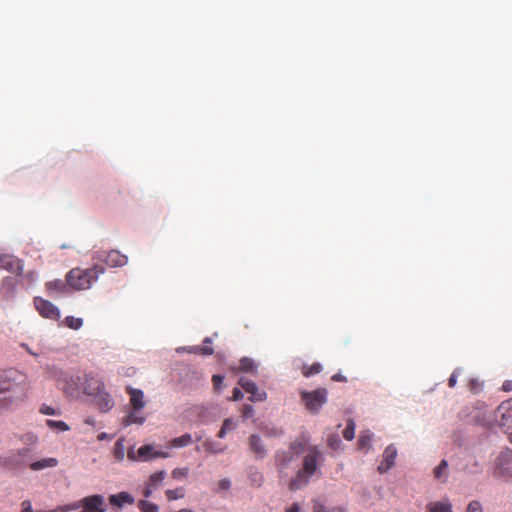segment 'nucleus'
Instances as JSON below:
<instances>
[{
    "instance_id": "obj_17",
    "label": "nucleus",
    "mask_w": 512,
    "mask_h": 512,
    "mask_svg": "<svg viewBox=\"0 0 512 512\" xmlns=\"http://www.w3.org/2000/svg\"><path fill=\"white\" fill-rule=\"evenodd\" d=\"M67 372L56 365L48 364L45 366V378L54 381L57 387L63 382Z\"/></svg>"
},
{
    "instance_id": "obj_49",
    "label": "nucleus",
    "mask_w": 512,
    "mask_h": 512,
    "mask_svg": "<svg viewBox=\"0 0 512 512\" xmlns=\"http://www.w3.org/2000/svg\"><path fill=\"white\" fill-rule=\"evenodd\" d=\"M15 283H16V280L14 278L6 277L3 279L2 288H8V289L12 290L15 286Z\"/></svg>"
},
{
    "instance_id": "obj_48",
    "label": "nucleus",
    "mask_w": 512,
    "mask_h": 512,
    "mask_svg": "<svg viewBox=\"0 0 512 512\" xmlns=\"http://www.w3.org/2000/svg\"><path fill=\"white\" fill-rule=\"evenodd\" d=\"M460 372H461V370H460L459 368H458V369H455V370L452 372V374H451V376H450V378H449V380H448V385H449V387L453 388V387L456 385V383H457V377H458V375L460 374Z\"/></svg>"
},
{
    "instance_id": "obj_43",
    "label": "nucleus",
    "mask_w": 512,
    "mask_h": 512,
    "mask_svg": "<svg viewBox=\"0 0 512 512\" xmlns=\"http://www.w3.org/2000/svg\"><path fill=\"white\" fill-rule=\"evenodd\" d=\"M46 424L50 428H57L60 431H68L69 426L64 421L47 420Z\"/></svg>"
},
{
    "instance_id": "obj_14",
    "label": "nucleus",
    "mask_w": 512,
    "mask_h": 512,
    "mask_svg": "<svg viewBox=\"0 0 512 512\" xmlns=\"http://www.w3.org/2000/svg\"><path fill=\"white\" fill-rule=\"evenodd\" d=\"M396 456H397L396 447L393 445L387 446L383 452L382 461L377 468L378 472L381 474L386 473L394 465Z\"/></svg>"
},
{
    "instance_id": "obj_50",
    "label": "nucleus",
    "mask_w": 512,
    "mask_h": 512,
    "mask_svg": "<svg viewBox=\"0 0 512 512\" xmlns=\"http://www.w3.org/2000/svg\"><path fill=\"white\" fill-rule=\"evenodd\" d=\"M251 479L258 486H260L262 484L263 480H264L263 475L260 472H258V471H255V472L251 473Z\"/></svg>"
},
{
    "instance_id": "obj_57",
    "label": "nucleus",
    "mask_w": 512,
    "mask_h": 512,
    "mask_svg": "<svg viewBox=\"0 0 512 512\" xmlns=\"http://www.w3.org/2000/svg\"><path fill=\"white\" fill-rule=\"evenodd\" d=\"M332 380H333V381L344 382V381H346V377H345V376H343V375H342V374H340V373H337V374H334V375L332 376Z\"/></svg>"
},
{
    "instance_id": "obj_30",
    "label": "nucleus",
    "mask_w": 512,
    "mask_h": 512,
    "mask_svg": "<svg viewBox=\"0 0 512 512\" xmlns=\"http://www.w3.org/2000/svg\"><path fill=\"white\" fill-rule=\"evenodd\" d=\"M203 343H204V345L202 347L196 346V347H193L189 351L190 352H194V353L200 352L203 355H212L214 350L210 346V344L212 343L211 339L209 337H207V338L204 339Z\"/></svg>"
},
{
    "instance_id": "obj_58",
    "label": "nucleus",
    "mask_w": 512,
    "mask_h": 512,
    "mask_svg": "<svg viewBox=\"0 0 512 512\" xmlns=\"http://www.w3.org/2000/svg\"><path fill=\"white\" fill-rule=\"evenodd\" d=\"M468 410H469V407H466L465 411L459 413L461 420L469 421L467 419L468 418V414H467Z\"/></svg>"
},
{
    "instance_id": "obj_2",
    "label": "nucleus",
    "mask_w": 512,
    "mask_h": 512,
    "mask_svg": "<svg viewBox=\"0 0 512 512\" xmlns=\"http://www.w3.org/2000/svg\"><path fill=\"white\" fill-rule=\"evenodd\" d=\"M104 272L105 268L99 263H95L93 267L87 269L73 268L66 274V282L73 290H86L89 289Z\"/></svg>"
},
{
    "instance_id": "obj_36",
    "label": "nucleus",
    "mask_w": 512,
    "mask_h": 512,
    "mask_svg": "<svg viewBox=\"0 0 512 512\" xmlns=\"http://www.w3.org/2000/svg\"><path fill=\"white\" fill-rule=\"evenodd\" d=\"M113 454H114L115 459H117L118 461H122L124 459L125 446H124L123 439H119L116 441V443L114 445V449H113Z\"/></svg>"
},
{
    "instance_id": "obj_32",
    "label": "nucleus",
    "mask_w": 512,
    "mask_h": 512,
    "mask_svg": "<svg viewBox=\"0 0 512 512\" xmlns=\"http://www.w3.org/2000/svg\"><path fill=\"white\" fill-rule=\"evenodd\" d=\"M313 512H345V509L340 506H336V507H332V508L326 507L319 501H314Z\"/></svg>"
},
{
    "instance_id": "obj_38",
    "label": "nucleus",
    "mask_w": 512,
    "mask_h": 512,
    "mask_svg": "<svg viewBox=\"0 0 512 512\" xmlns=\"http://www.w3.org/2000/svg\"><path fill=\"white\" fill-rule=\"evenodd\" d=\"M138 508L142 512H158L159 508L155 503H152L148 500H140L138 502Z\"/></svg>"
},
{
    "instance_id": "obj_61",
    "label": "nucleus",
    "mask_w": 512,
    "mask_h": 512,
    "mask_svg": "<svg viewBox=\"0 0 512 512\" xmlns=\"http://www.w3.org/2000/svg\"><path fill=\"white\" fill-rule=\"evenodd\" d=\"M97 438H98V440H104L107 438V434L103 432V433L99 434Z\"/></svg>"
},
{
    "instance_id": "obj_3",
    "label": "nucleus",
    "mask_w": 512,
    "mask_h": 512,
    "mask_svg": "<svg viewBox=\"0 0 512 512\" xmlns=\"http://www.w3.org/2000/svg\"><path fill=\"white\" fill-rule=\"evenodd\" d=\"M61 512H105L104 500L100 495H92L72 504L63 505Z\"/></svg>"
},
{
    "instance_id": "obj_60",
    "label": "nucleus",
    "mask_w": 512,
    "mask_h": 512,
    "mask_svg": "<svg viewBox=\"0 0 512 512\" xmlns=\"http://www.w3.org/2000/svg\"><path fill=\"white\" fill-rule=\"evenodd\" d=\"M23 346L26 348V350H27L31 355H33V356H35V357H37V356H38V354H37V353H35V352H33V350H31L27 345H23Z\"/></svg>"
},
{
    "instance_id": "obj_5",
    "label": "nucleus",
    "mask_w": 512,
    "mask_h": 512,
    "mask_svg": "<svg viewBox=\"0 0 512 512\" xmlns=\"http://www.w3.org/2000/svg\"><path fill=\"white\" fill-rule=\"evenodd\" d=\"M496 417L502 431L512 442V398L502 402L496 409Z\"/></svg>"
},
{
    "instance_id": "obj_53",
    "label": "nucleus",
    "mask_w": 512,
    "mask_h": 512,
    "mask_svg": "<svg viewBox=\"0 0 512 512\" xmlns=\"http://www.w3.org/2000/svg\"><path fill=\"white\" fill-rule=\"evenodd\" d=\"M230 480L228 479H222L219 481V488L222 489V490H227L230 488Z\"/></svg>"
},
{
    "instance_id": "obj_39",
    "label": "nucleus",
    "mask_w": 512,
    "mask_h": 512,
    "mask_svg": "<svg viewBox=\"0 0 512 512\" xmlns=\"http://www.w3.org/2000/svg\"><path fill=\"white\" fill-rule=\"evenodd\" d=\"M322 370V366L319 363H314L311 366H303L302 373L305 377H310L312 375L320 373Z\"/></svg>"
},
{
    "instance_id": "obj_8",
    "label": "nucleus",
    "mask_w": 512,
    "mask_h": 512,
    "mask_svg": "<svg viewBox=\"0 0 512 512\" xmlns=\"http://www.w3.org/2000/svg\"><path fill=\"white\" fill-rule=\"evenodd\" d=\"M81 380V376L74 375L68 371L63 379V382L60 384L58 388L62 390L63 394L66 397L78 398L81 393Z\"/></svg>"
},
{
    "instance_id": "obj_56",
    "label": "nucleus",
    "mask_w": 512,
    "mask_h": 512,
    "mask_svg": "<svg viewBox=\"0 0 512 512\" xmlns=\"http://www.w3.org/2000/svg\"><path fill=\"white\" fill-rule=\"evenodd\" d=\"M502 389L506 392L512 391V380H506L502 385Z\"/></svg>"
},
{
    "instance_id": "obj_23",
    "label": "nucleus",
    "mask_w": 512,
    "mask_h": 512,
    "mask_svg": "<svg viewBox=\"0 0 512 512\" xmlns=\"http://www.w3.org/2000/svg\"><path fill=\"white\" fill-rule=\"evenodd\" d=\"M67 286H68L67 282L66 281L64 282L61 279H56V280L49 281L45 285L46 290L50 294H53V293H66L68 291V287Z\"/></svg>"
},
{
    "instance_id": "obj_1",
    "label": "nucleus",
    "mask_w": 512,
    "mask_h": 512,
    "mask_svg": "<svg viewBox=\"0 0 512 512\" xmlns=\"http://www.w3.org/2000/svg\"><path fill=\"white\" fill-rule=\"evenodd\" d=\"M31 389L28 376L16 369L0 372V411L8 410L24 400Z\"/></svg>"
},
{
    "instance_id": "obj_55",
    "label": "nucleus",
    "mask_w": 512,
    "mask_h": 512,
    "mask_svg": "<svg viewBox=\"0 0 512 512\" xmlns=\"http://www.w3.org/2000/svg\"><path fill=\"white\" fill-rule=\"evenodd\" d=\"M286 512H301V507L298 503H294L286 509Z\"/></svg>"
},
{
    "instance_id": "obj_11",
    "label": "nucleus",
    "mask_w": 512,
    "mask_h": 512,
    "mask_svg": "<svg viewBox=\"0 0 512 512\" xmlns=\"http://www.w3.org/2000/svg\"><path fill=\"white\" fill-rule=\"evenodd\" d=\"M34 304L39 314L51 320H58L60 318L59 309L50 301L41 297L34 298Z\"/></svg>"
},
{
    "instance_id": "obj_4",
    "label": "nucleus",
    "mask_w": 512,
    "mask_h": 512,
    "mask_svg": "<svg viewBox=\"0 0 512 512\" xmlns=\"http://www.w3.org/2000/svg\"><path fill=\"white\" fill-rule=\"evenodd\" d=\"M93 260L97 263H105L109 267H123L127 264L128 258L118 250H98L93 254Z\"/></svg>"
},
{
    "instance_id": "obj_46",
    "label": "nucleus",
    "mask_w": 512,
    "mask_h": 512,
    "mask_svg": "<svg viewBox=\"0 0 512 512\" xmlns=\"http://www.w3.org/2000/svg\"><path fill=\"white\" fill-rule=\"evenodd\" d=\"M469 389L472 393H479L482 389V384L476 379H471L469 381Z\"/></svg>"
},
{
    "instance_id": "obj_19",
    "label": "nucleus",
    "mask_w": 512,
    "mask_h": 512,
    "mask_svg": "<svg viewBox=\"0 0 512 512\" xmlns=\"http://www.w3.org/2000/svg\"><path fill=\"white\" fill-rule=\"evenodd\" d=\"M249 446L250 450L257 459H263L266 457L267 452L265 446L263 444L262 439L258 435L252 434L249 437Z\"/></svg>"
},
{
    "instance_id": "obj_26",
    "label": "nucleus",
    "mask_w": 512,
    "mask_h": 512,
    "mask_svg": "<svg viewBox=\"0 0 512 512\" xmlns=\"http://www.w3.org/2000/svg\"><path fill=\"white\" fill-rule=\"evenodd\" d=\"M192 443V436L189 433L183 434L180 437L173 438L169 441L168 447L181 448L189 446Z\"/></svg>"
},
{
    "instance_id": "obj_13",
    "label": "nucleus",
    "mask_w": 512,
    "mask_h": 512,
    "mask_svg": "<svg viewBox=\"0 0 512 512\" xmlns=\"http://www.w3.org/2000/svg\"><path fill=\"white\" fill-rule=\"evenodd\" d=\"M238 383L246 393L251 394V396L249 397L250 401L262 402L266 400V392L264 390H259L255 382L245 378H241Z\"/></svg>"
},
{
    "instance_id": "obj_62",
    "label": "nucleus",
    "mask_w": 512,
    "mask_h": 512,
    "mask_svg": "<svg viewBox=\"0 0 512 512\" xmlns=\"http://www.w3.org/2000/svg\"><path fill=\"white\" fill-rule=\"evenodd\" d=\"M478 414H479V412H477V414L472 417V420H471L472 422L478 423V421H479Z\"/></svg>"
},
{
    "instance_id": "obj_6",
    "label": "nucleus",
    "mask_w": 512,
    "mask_h": 512,
    "mask_svg": "<svg viewBox=\"0 0 512 512\" xmlns=\"http://www.w3.org/2000/svg\"><path fill=\"white\" fill-rule=\"evenodd\" d=\"M169 456L168 452L156 450L151 444L141 446L137 452H134L133 449H129L127 452V457L131 461H149L153 458H168Z\"/></svg>"
},
{
    "instance_id": "obj_47",
    "label": "nucleus",
    "mask_w": 512,
    "mask_h": 512,
    "mask_svg": "<svg viewBox=\"0 0 512 512\" xmlns=\"http://www.w3.org/2000/svg\"><path fill=\"white\" fill-rule=\"evenodd\" d=\"M466 512H482V506L478 501H471L468 506Z\"/></svg>"
},
{
    "instance_id": "obj_25",
    "label": "nucleus",
    "mask_w": 512,
    "mask_h": 512,
    "mask_svg": "<svg viewBox=\"0 0 512 512\" xmlns=\"http://www.w3.org/2000/svg\"><path fill=\"white\" fill-rule=\"evenodd\" d=\"M427 512H453L451 503L446 501L430 502L426 506Z\"/></svg>"
},
{
    "instance_id": "obj_24",
    "label": "nucleus",
    "mask_w": 512,
    "mask_h": 512,
    "mask_svg": "<svg viewBox=\"0 0 512 512\" xmlns=\"http://www.w3.org/2000/svg\"><path fill=\"white\" fill-rule=\"evenodd\" d=\"M109 502L110 504L112 505H116V506H123L125 503L127 504H133L134 503V498L132 495H130L129 493L127 492H121L119 494H116V495H111L109 497Z\"/></svg>"
},
{
    "instance_id": "obj_37",
    "label": "nucleus",
    "mask_w": 512,
    "mask_h": 512,
    "mask_svg": "<svg viewBox=\"0 0 512 512\" xmlns=\"http://www.w3.org/2000/svg\"><path fill=\"white\" fill-rule=\"evenodd\" d=\"M373 434L370 431L362 432L358 439V446L360 449H366L370 447Z\"/></svg>"
},
{
    "instance_id": "obj_15",
    "label": "nucleus",
    "mask_w": 512,
    "mask_h": 512,
    "mask_svg": "<svg viewBox=\"0 0 512 512\" xmlns=\"http://www.w3.org/2000/svg\"><path fill=\"white\" fill-rule=\"evenodd\" d=\"M93 402L100 412H108L114 407V400L105 388L93 396Z\"/></svg>"
},
{
    "instance_id": "obj_42",
    "label": "nucleus",
    "mask_w": 512,
    "mask_h": 512,
    "mask_svg": "<svg viewBox=\"0 0 512 512\" xmlns=\"http://www.w3.org/2000/svg\"><path fill=\"white\" fill-rule=\"evenodd\" d=\"M327 444L331 449L337 450L341 446V440L337 434H330L327 438Z\"/></svg>"
},
{
    "instance_id": "obj_27",
    "label": "nucleus",
    "mask_w": 512,
    "mask_h": 512,
    "mask_svg": "<svg viewBox=\"0 0 512 512\" xmlns=\"http://www.w3.org/2000/svg\"><path fill=\"white\" fill-rule=\"evenodd\" d=\"M138 411L139 410H133L129 412V414L123 419V425L129 426L132 424H143L145 422V417L142 416Z\"/></svg>"
},
{
    "instance_id": "obj_10",
    "label": "nucleus",
    "mask_w": 512,
    "mask_h": 512,
    "mask_svg": "<svg viewBox=\"0 0 512 512\" xmlns=\"http://www.w3.org/2000/svg\"><path fill=\"white\" fill-rule=\"evenodd\" d=\"M322 459V453L316 446H310L309 452L303 459L302 473L312 476L318 469V462Z\"/></svg>"
},
{
    "instance_id": "obj_16",
    "label": "nucleus",
    "mask_w": 512,
    "mask_h": 512,
    "mask_svg": "<svg viewBox=\"0 0 512 512\" xmlns=\"http://www.w3.org/2000/svg\"><path fill=\"white\" fill-rule=\"evenodd\" d=\"M0 269L19 274L22 272L21 261L10 254H0Z\"/></svg>"
},
{
    "instance_id": "obj_33",
    "label": "nucleus",
    "mask_w": 512,
    "mask_h": 512,
    "mask_svg": "<svg viewBox=\"0 0 512 512\" xmlns=\"http://www.w3.org/2000/svg\"><path fill=\"white\" fill-rule=\"evenodd\" d=\"M165 496L168 501H174L177 499L184 498L185 496V490L182 487L175 488V489H168L165 491Z\"/></svg>"
},
{
    "instance_id": "obj_54",
    "label": "nucleus",
    "mask_w": 512,
    "mask_h": 512,
    "mask_svg": "<svg viewBox=\"0 0 512 512\" xmlns=\"http://www.w3.org/2000/svg\"><path fill=\"white\" fill-rule=\"evenodd\" d=\"M153 490L154 489L149 484L146 483V486H145V488L143 490V496L145 498H149L152 495Z\"/></svg>"
},
{
    "instance_id": "obj_64",
    "label": "nucleus",
    "mask_w": 512,
    "mask_h": 512,
    "mask_svg": "<svg viewBox=\"0 0 512 512\" xmlns=\"http://www.w3.org/2000/svg\"><path fill=\"white\" fill-rule=\"evenodd\" d=\"M21 512H33L30 504H28L27 508H24Z\"/></svg>"
},
{
    "instance_id": "obj_22",
    "label": "nucleus",
    "mask_w": 512,
    "mask_h": 512,
    "mask_svg": "<svg viewBox=\"0 0 512 512\" xmlns=\"http://www.w3.org/2000/svg\"><path fill=\"white\" fill-rule=\"evenodd\" d=\"M58 465V460L54 457L43 458L38 461L31 462L29 467L33 471H40L47 468H54Z\"/></svg>"
},
{
    "instance_id": "obj_45",
    "label": "nucleus",
    "mask_w": 512,
    "mask_h": 512,
    "mask_svg": "<svg viewBox=\"0 0 512 512\" xmlns=\"http://www.w3.org/2000/svg\"><path fill=\"white\" fill-rule=\"evenodd\" d=\"M224 377L222 375H213L212 377V383L214 386V389L219 391L222 389Z\"/></svg>"
},
{
    "instance_id": "obj_44",
    "label": "nucleus",
    "mask_w": 512,
    "mask_h": 512,
    "mask_svg": "<svg viewBox=\"0 0 512 512\" xmlns=\"http://www.w3.org/2000/svg\"><path fill=\"white\" fill-rule=\"evenodd\" d=\"M241 415L244 419H249L254 416V408L252 405L246 404L241 409Z\"/></svg>"
},
{
    "instance_id": "obj_41",
    "label": "nucleus",
    "mask_w": 512,
    "mask_h": 512,
    "mask_svg": "<svg viewBox=\"0 0 512 512\" xmlns=\"http://www.w3.org/2000/svg\"><path fill=\"white\" fill-rule=\"evenodd\" d=\"M354 435H355V423L353 422V420H349L346 428L343 431V437L346 440L351 441L354 438Z\"/></svg>"
},
{
    "instance_id": "obj_7",
    "label": "nucleus",
    "mask_w": 512,
    "mask_h": 512,
    "mask_svg": "<svg viewBox=\"0 0 512 512\" xmlns=\"http://www.w3.org/2000/svg\"><path fill=\"white\" fill-rule=\"evenodd\" d=\"M301 399L308 410L317 412L327 401V390L325 388H318L312 392L303 391L301 392Z\"/></svg>"
},
{
    "instance_id": "obj_12",
    "label": "nucleus",
    "mask_w": 512,
    "mask_h": 512,
    "mask_svg": "<svg viewBox=\"0 0 512 512\" xmlns=\"http://www.w3.org/2000/svg\"><path fill=\"white\" fill-rule=\"evenodd\" d=\"M295 456L291 451H278L275 454V465L280 477L288 475V469L290 468Z\"/></svg>"
},
{
    "instance_id": "obj_28",
    "label": "nucleus",
    "mask_w": 512,
    "mask_h": 512,
    "mask_svg": "<svg viewBox=\"0 0 512 512\" xmlns=\"http://www.w3.org/2000/svg\"><path fill=\"white\" fill-rule=\"evenodd\" d=\"M237 426H238V423L236 420H234L233 418H226L223 421L222 427H221L220 431L218 432L217 436L219 438H225L227 433L235 430L237 428Z\"/></svg>"
},
{
    "instance_id": "obj_63",
    "label": "nucleus",
    "mask_w": 512,
    "mask_h": 512,
    "mask_svg": "<svg viewBox=\"0 0 512 512\" xmlns=\"http://www.w3.org/2000/svg\"><path fill=\"white\" fill-rule=\"evenodd\" d=\"M85 423H86V424H89V425H92V424L94 423V419H93V418H91V417H89V418H87V419L85 420Z\"/></svg>"
},
{
    "instance_id": "obj_18",
    "label": "nucleus",
    "mask_w": 512,
    "mask_h": 512,
    "mask_svg": "<svg viewBox=\"0 0 512 512\" xmlns=\"http://www.w3.org/2000/svg\"><path fill=\"white\" fill-rule=\"evenodd\" d=\"M126 392L130 395V405L133 410H141L145 407L146 403L142 390L128 386Z\"/></svg>"
},
{
    "instance_id": "obj_20",
    "label": "nucleus",
    "mask_w": 512,
    "mask_h": 512,
    "mask_svg": "<svg viewBox=\"0 0 512 512\" xmlns=\"http://www.w3.org/2000/svg\"><path fill=\"white\" fill-rule=\"evenodd\" d=\"M310 477H311L310 475H308L306 473H302V471L299 470L297 472L296 476L289 481V484H288L289 490L297 491V490L305 487L309 483Z\"/></svg>"
},
{
    "instance_id": "obj_29",
    "label": "nucleus",
    "mask_w": 512,
    "mask_h": 512,
    "mask_svg": "<svg viewBox=\"0 0 512 512\" xmlns=\"http://www.w3.org/2000/svg\"><path fill=\"white\" fill-rule=\"evenodd\" d=\"M165 477L166 472L161 470L151 474L146 483L149 484L153 489H157L162 484Z\"/></svg>"
},
{
    "instance_id": "obj_51",
    "label": "nucleus",
    "mask_w": 512,
    "mask_h": 512,
    "mask_svg": "<svg viewBox=\"0 0 512 512\" xmlns=\"http://www.w3.org/2000/svg\"><path fill=\"white\" fill-rule=\"evenodd\" d=\"M40 412L44 415H56V410L51 407V406H48V405H42V407L40 408Z\"/></svg>"
},
{
    "instance_id": "obj_21",
    "label": "nucleus",
    "mask_w": 512,
    "mask_h": 512,
    "mask_svg": "<svg viewBox=\"0 0 512 512\" xmlns=\"http://www.w3.org/2000/svg\"><path fill=\"white\" fill-rule=\"evenodd\" d=\"M308 439L305 436H300L291 442L290 447L287 451H291L293 455H299L302 452H309Z\"/></svg>"
},
{
    "instance_id": "obj_59",
    "label": "nucleus",
    "mask_w": 512,
    "mask_h": 512,
    "mask_svg": "<svg viewBox=\"0 0 512 512\" xmlns=\"http://www.w3.org/2000/svg\"><path fill=\"white\" fill-rule=\"evenodd\" d=\"M28 452H29V450H28L27 448H24V449H22V450H18V451H17V454H18L19 456H25Z\"/></svg>"
},
{
    "instance_id": "obj_9",
    "label": "nucleus",
    "mask_w": 512,
    "mask_h": 512,
    "mask_svg": "<svg viewBox=\"0 0 512 512\" xmlns=\"http://www.w3.org/2000/svg\"><path fill=\"white\" fill-rule=\"evenodd\" d=\"M104 388L105 385L100 378L95 377L92 374H85L82 377L80 389L85 395L93 397L100 393Z\"/></svg>"
},
{
    "instance_id": "obj_40",
    "label": "nucleus",
    "mask_w": 512,
    "mask_h": 512,
    "mask_svg": "<svg viewBox=\"0 0 512 512\" xmlns=\"http://www.w3.org/2000/svg\"><path fill=\"white\" fill-rule=\"evenodd\" d=\"M188 474H189V469L187 467L175 468L171 472V477L176 480H183V479L187 478Z\"/></svg>"
},
{
    "instance_id": "obj_31",
    "label": "nucleus",
    "mask_w": 512,
    "mask_h": 512,
    "mask_svg": "<svg viewBox=\"0 0 512 512\" xmlns=\"http://www.w3.org/2000/svg\"><path fill=\"white\" fill-rule=\"evenodd\" d=\"M448 463L446 460H442L438 466L434 469V476L436 479L445 480L447 477Z\"/></svg>"
},
{
    "instance_id": "obj_35",
    "label": "nucleus",
    "mask_w": 512,
    "mask_h": 512,
    "mask_svg": "<svg viewBox=\"0 0 512 512\" xmlns=\"http://www.w3.org/2000/svg\"><path fill=\"white\" fill-rule=\"evenodd\" d=\"M255 368H256V366L254 364V361L248 357H243L239 361L238 370H240V371L253 372Z\"/></svg>"
},
{
    "instance_id": "obj_34",
    "label": "nucleus",
    "mask_w": 512,
    "mask_h": 512,
    "mask_svg": "<svg viewBox=\"0 0 512 512\" xmlns=\"http://www.w3.org/2000/svg\"><path fill=\"white\" fill-rule=\"evenodd\" d=\"M64 324H65V326H67L70 329L78 330L83 325V319L82 318H77V317H74V316H67L64 319Z\"/></svg>"
},
{
    "instance_id": "obj_52",
    "label": "nucleus",
    "mask_w": 512,
    "mask_h": 512,
    "mask_svg": "<svg viewBox=\"0 0 512 512\" xmlns=\"http://www.w3.org/2000/svg\"><path fill=\"white\" fill-rule=\"evenodd\" d=\"M242 398H243L242 391L239 388L236 387V388L233 389L232 397L229 398V400H231V401H239Z\"/></svg>"
}]
</instances>
